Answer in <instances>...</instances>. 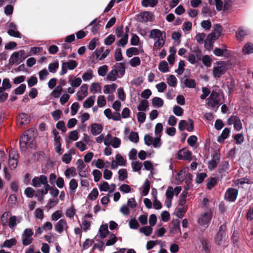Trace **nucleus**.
Wrapping results in <instances>:
<instances>
[{
    "instance_id": "f257e3e1",
    "label": "nucleus",
    "mask_w": 253,
    "mask_h": 253,
    "mask_svg": "<svg viewBox=\"0 0 253 253\" xmlns=\"http://www.w3.org/2000/svg\"><path fill=\"white\" fill-rule=\"evenodd\" d=\"M222 31V27L218 24H216L213 26V29L211 33L208 35L205 42V47L209 46L212 47L214 42L220 36Z\"/></svg>"
},
{
    "instance_id": "f03ea898",
    "label": "nucleus",
    "mask_w": 253,
    "mask_h": 253,
    "mask_svg": "<svg viewBox=\"0 0 253 253\" xmlns=\"http://www.w3.org/2000/svg\"><path fill=\"white\" fill-rule=\"evenodd\" d=\"M206 103L209 107L216 111L221 104L219 93L215 91H212L206 99Z\"/></svg>"
},
{
    "instance_id": "7ed1b4c3",
    "label": "nucleus",
    "mask_w": 253,
    "mask_h": 253,
    "mask_svg": "<svg viewBox=\"0 0 253 253\" xmlns=\"http://www.w3.org/2000/svg\"><path fill=\"white\" fill-rule=\"evenodd\" d=\"M34 131L29 129L25 132L20 139V147L21 148H24L30 146L32 144L34 139Z\"/></svg>"
},
{
    "instance_id": "20e7f679",
    "label": "nucleus",
    "mask_w": 253,
    "mask_h": 253,
    "mask_svg": "<svg viewBox=\"0 0 253 253\" xmlns=\"http://www.w3.org/2000/svg\"><path fill=\"white\" fill-rule=\"evenodd\" d=\"M227 70L226 63L223 61H217L214 63L212 75L214 78H219L224 75Z\"/></svg>"
},
{
    "instance_id": "39448f33",
    "label": "nucleus",
    "mask_w": 253,
    "mask_h": 253,
    "mask_svg": "<svg viewBox=\"0 0 253 253\" xmlns=\"http://www.w3.org/2000/svg\"><path fill=\"white\" fill-rule=\"evenodd\" d=\"M149 37L152 39H157L155 42L154 47H161L163 46L165 39L163 36V33L158 29H153L150 31Z\"/></svg>"
},
{
    "instance_id": "423d86ee",
    "label": "nucleus",
    "mask_w": 253,
    "mask_h": 253,
    "mask_svg": "<svg viewBox=\"0 0 253 253\" xmlns=\"http://www.w3.org/2000/svg\"><path fill=\"white\" fill-rule=\"evenodd\" d=\"M103 49L104 48L97 49L94 51V53L90 56V60L92 62L94 63L97 59H99V60H103L107 57L109 50L108 49H106L104 51Z\"/></svg>"
},
{
    "instance_id": "0eeeda50",
    "label": "nucleus",
    "mask_w": 253,
    "mask_h": 253,
    "mask_svg": "<svg viewBox=\"0 0 253 253\" xmlns=\"http://www.w3.org/2000/svg\"><path fill=\"white\" fill-rule=\"evenodd\" d=\"M34 232L32 229H25L22 235V244L24 246H26L30 245L33 242L32 236L33 235Z\"/></svg>"
},
{
    "instance_id": "6e6552de",
    "label": "nucleus",
    "mask_w": 253,
    "mask_h": 253,
    "mask_svg": "<svg viewBox=\"0 0 253 253\" xmlns=\"http://www.w3.org/2000/svg\"><path fill=\"white\" fill-rule=\"evenodd\" d=\"M238 190L235 188H229L227 189L224 195V199L227 202H234L237 199Z\"/></svg>"
},
{
    "instance_id": "1a4fd4ad",
    "label": "nucleus",
    "mask_w": 253,
    "mask_h": 253,
    "mask_svg": "<svg viewBox=\"0 0 253 253\" xmlns=\"http://www.w3.org/2000/svg\"><path fill=\"white\" fill-rule=\"evenodd\" d=\"M212 218V213L211 211L201 214L198 220V223L202 226L207 227Z\"/></svg>"
},
{
    "instance_id": "9d476101",
    "label": "nucleus",
    "mask_w": 253,
    "mask_h": 253,
    "mask_svg": "<svg viewBox=\"0 0 253 253\" xmlns=\"http://www.w3.org/2000/svg\"><path fill=\"white\" fill-rule=\"evenodd\" d=\"M77 66V63L75 60H70L67 62H64L62 64L61 70L60 74L61 76L64 75L67 72V69L73 70Z\"/></svg>"
},
{
    "instance_id": "9b49d317",
    "label": "nucleus",
    "mask_w": 253,
    "mask_h": 253,
    "mask_svg": "<svg viewBox=\"0 0 253 253\" xmlns=\"http://www.w3.org/2000/svg\"><path fill=\"white\" fill-rule=\"evenodd\" d=\"M194 128V123L191 119H189L187 122L185 120H181L178 124V129L182 131L186 129L187 131L191 132Z\"/></svg>"
},
{
    "instance_id": "f8f14e48",
    "label": "nucleus",
    "mask_w": 253,
    "mask_h": 253,
    "mask_svg": "<svg viewBox=\"0 0 253 253\" xmlns=\"http://www.w3.org/2000/svg\"><path fill=\"white\" fill-rule=\"evenodd\" d=\"M226 228L225 224H222L219 227L218 231L215 236L214 239L215 242L217 244L220 245L223 241L225 236Z\"/></svg>"
},
{
    "instance_id": "ddd939ff",
    "label": "nucleus",
    "mask_w": 253,
    "mask_h": 253,
    "mask_svg": "<svg viewBox=\"0 0 253 253\" xmlns=\"http://www.w3.org/2000/svg\"><path fill=\"white\" fill-rule=\"evenodd\" d=\"M48 183L47 178L44 175L35 176L32 179V185L35 187H40L42 184L44 185Z\"/></svg>"
},
{
    "instance_id": "4468645a",
    "label": "nucleus",
    "mask_w": 253,
    "mask_h": 253,
    "mask_svg": "<svg viewBox=\"0 0 253 253\" xmlns=\"http://www.w3.org/2000/svg\"><path fill=\"white\" fill-rule=\"evenodd\" d=\"M220 155L219 153L215 152L212 157V159L208 163V168L210 170H212L216 168L219 162Z\"/></svg>"
},
{
    "instance_id": "2eb2a0df",
    "label": "nucleus",
    "mask_w": 253,
    "mask_h": 253,
    "mask_svg": "<svg viewBox=\"0 0 253 253\" xmlns=\"http://www.w3.org/2000/svg\"><path fill=\"white\" fill-rule=\"evenodd\" d=\"M177 158L179 160H191L192 153L186 149H182L178 151Z\"/></svg>"
},
{
    "instance_id": "dca6fc26",
    "label": "nucleus",
    "mask_w": 253,
    "mask_h": 253,
    "mask_svg": "<svg viewBox=\"0 0 253 253\" xmlns=\"http://www.w3.org/2000/svg\"><path fill=\"white\" fill-rule=\"evenodd\" d=\"M68 228L67 223L65 219H60L55 225V230L61 234L64 230L67 231Z\"/></svg>"
},
{
    "instance_id": "f3484780",
    "label": "nucleus",
    "mask_w": 253,
    "mask_h": 253,
    "mask_svg": "<svg viewBox=\"0 0 253 253\" xmlns=\"http://www.w3.org/2000/svg\"><path fill=\"white\" fill-rule=\"evenodd\" d=\"M88 86L86 84H83L80 88L79 90L77 93V99L79 101H82L88 94Z\"/></svg>"
},
{
    "instance_id": "a211bd4d",
    "label": "nucleus",
    "mask_w": 253,
    "mask_h": 253,
    "mask_svg": "<svg viewBox=\"0 0 253 253\" xmlns=\"http://www.w3.org/2000/svg\"><path fill=\"white\" fill-rule=\"evenodd\" d=\"M151 13L148 11H144L136 15L135 19L136 21L140 22H147L149 20V18L151 16Z\"/></svg>"
},
{
    "instance_id": "6ab92c4d",
    "label": "nucleus",
    "mask_w": 253,
    "mask_h": 253,
    "mask_svg": "<svg viewBox=\"0 0 253 253\" xmlns=\"http://www.w3.org/2000/svg\"><path fill=\"white\" fill-rule=\"evenodd\" d=\"M113 68L116 71L118 75V78H122L125 73V65L123 63H117L113 67Z\"/></svg>"
},
{
    "instance_id": "aec40b11",
    "label": "nucleus",
    "mask_w": 253,
    "mask_h": 253,
    "mask_svg": "<svg viewBox=\"0 0 253 253\" xmlns=\"http://www.w3.org/2000/svg\"><path fill=\"white\" fill-rule=\"evenodd\" d=\"M200 242L202 247V250L206 253H210L211 244L210 241L205 238H201L200 239Z\"/></svg>"
},
{
    "instance_id": "412c9836",
    "label": "nucleus",
    "mask_w": 253,
    "mask_h": 253,
    "mask_svg": "<svg viewBox=\"0 0 253 253\" xmlns=\"http://www.w3.org/2000/svg\"><path fill=\"white\" fill-rule=\"evenodd\" d=\"M173 227L170 230V232L171 234L179 233L180 235L181 234V232L180 228V222L179 220L176 219L173 221Z\"/></svg>"
},
{
    "instance_id": "4be33fe9",
    "label": "nucleus",
    "mask_w": 253,
    "mask_h": 253,
    "mask_svg": "<svg viewBox=\"0 0 253 253\" xmlns=\"http://www.w3.org/2000/svg\"><path fill=\"white\" fill-rule=\"evenodd\" d=\"M103 127L100 124H93L91 126V132L93 135L100 133Z\"/></svg>"
},
{
    "instance_id": "5701e85b",
    "label": "nucleus",
    "mask_w": 253,
    "mask_h": 253,
    "mask_svg": "<svg viewBox=\"0 0 253 253\" xmlns=\"http://www.w3.org/2000/svg\"><path fill=\"white\" fill-rule=\"evenodd\" d=\"M22 52H24V51L21 50L19 52L13 53L9 59V63L13 65L18 62L21 57V55H19V53H22Z\"/></svg>"
},
{
    "instance_id": "b1692460",
    "label": "nucleus",
    "mask_w": 253,
    "mask_h": 253,
    "mask_svg": "<svg viewBox=\"0 0 253 253\" xmlns=\"http://www.w3.org/2000/svg\"><path fill=\"white\" fill-rule=\"evenodd\" d=\"M95 96L91 95L86 99L83 104V107L84 108H89L92 107L95 101Z\"/></svg>"
},
{
    "instance_id": "393cba45",
    "label": "nucleus",
    "mask_w": 253,
    "mask_h": 253,
    "mask_svg": "<svg viewBox=\"0 0 253 253\" xmlns=\"http://www.w3.org/2000/svg\"><path fill=\"white\" fill-rule=\"evenodd\" d=\"M117 86L115 84L105 85L104 86L103 92L105 94H111L115 91Z\"/></svg>"
},
{
    "instance_id": "a878e982",
    "label": "nucleus",
    "mask_w": 253,
    "mask_h": 253,
    "mask_svg": "<svg viewBox=\"0 0 253 253\" xmlns=\"http://www.w3.org/2000/svg\"><path fill=\"white\" fill-rule=\"evenodd\" d=\"M249 34L247 30H245L241 28H239L236 32V38L239 41H242L245 36Z\"/></svg>"
},
{
    "instance_id": "bb28decb",
    "label": "nucleus",
    "mask_w": 253,
    "mask_h": 253,
    "mask_svg": "<svg viewBox=\"0 0 253 253\" xmlns=\"http://www.w3.org/2000/svg\"><path fill=\"white\" fill-rule=\"evenodd\" d=\"M90 92L95 94L96 93H101V86L99 83H92L90 87Z\"/></svg>"
},
{
    "instance_id": "cd10ccee",
    "label": "nucleus",
    "mask_w": 253,
    "mask_h": 253,
    "mask_svg": "<svg viewBox=\"0 0 253 253\" xmlns=\"http://www.w3.org/2000/svg\"><path fill=\"white\" fill-rule=\"evenodd\" d=\"M64 174L68 179H70L71 176L75 177L77 175L76 169L74 167L67 168L64 172Z\"/></svg>"
},
{
    "instance_id": "c85d7f7f",
    "label": "nucleus",
    "mask_w": 253,
    "mask_h": 253,
    "mask_svg": "<svg viewBox=\"0 0 253 253\" xmlns=\"http://www.w3.org/2000/svg\"><path fill=\"white\" fill-rule=\"evenodd\" d=\"M230 132V130L228 128H225L221 134L217 138V141L219 143H222L223 142L226 138H227L228 136L229 135Z\"/></svg>"
},
{
    "instance_id": "c756f323",
    "label": "nucleus",
    "mask_w": 253,
    "mask_h": 253,
    "mask_svg": "<svg viewBox=\"0 0 253 253\" xmlns=\"http://www.w3.org/2000/svg\"><path fill=\"white\" fill-rule=\"evenodd\" d=\"M99 232L101 238H105L109 233L108 225L106 224L102 225L99 228Z\"/></svg>"
},
{
    "instance_id": "7c9ffc66",
    "label": "nucleus",
    "mask_w": 253,
    "mask_h": 253,
    "mask_svg": "<svg viewBox=\"0 0 253 253\" xmlns=\"http://www.w3.org/2000/svg\"><path fill=\"white\" fill-rule=\"evenodd\" d=\"M213 53L217 56H226L228 54L227 48H214Z\"/></svg>"
},
{
    "instance_id": "2f4dec72",
    "label": "nucleus",
    "mask_w": 253,
    "mask_h": 253,
    "mask_svg": "<svg viewBox=\"0 0 253 253\" xmlns=\"http://www.w3.org/2000/svg\"><path fill=\"white\" fill-rule=\"evenodd\" d=\"M152 231L153 229L150 226H143L139 229V232L146 236H150L152 233Z\"/></svg>"
},
{
    "instance_id": "473e14b6",
    "label": "nucleus",
    "mask_w": 253,
    "mask_h": 253,
    "mask_svg": "<svg viewBox=\"0 0 253 253\" xmlns=\"http://www.w3.org/2000/svg\"><path fill=\"white\" fill-rule=\"evenodd\" d=\"M152 105L155 107H161L163 106L164 101L163 99L158 97H155L152 99Z\"/></svg>"
},
{
    "instance_id": "72a5a7b5",
    "label": "nucleus",
    "mask_w": 253,
    "mask_h": 253,
    "mask_svg": "<svg viewBox=\"0 0 253 253\" xmlns=\"http://www.w3.org/2000/svg\"><path fill=\"white\" fill-rule=\"evenodd\" d=\"M229 169V163L226 161L223 162L219 167L218 172L221 174L226 172Z\"/></svg>"
},
{
    "instance_id": "f704fd0d",
    "label": "nucleus",
    "mask_w": 253,
    "mask_h": 253,
    "mask_svg": "<svg viewBox=\"0 0 253 253\" xmlns=\"http://www.w3.org/2000/svg\"><path fill=\"white\" fill-rule=\"evenodd\" d=\"M117 77H118L117 73L113 68V69L107 75L106 79L108 81H115L116 80Z\"/></svg>"
},
{
    "instance_id": "c9c22d12",
    "label": "nucleus",
    "mask_w": 253,
    "mask_h": 253,
    "mask_svg": "<svg viewBox=\"0 0 253 253\" xmlns=\"http://www.w3.org/2000/svg\"><path fill=\"white\" fill-rule=\"evenodd\" d=\"M149 106L148 101L145 99L142 100L137 107L139 111H146Z\"/></svg>"
},
{
    "instance_id": "e433bc0d",
    "label": "nucleus",
    "mask_w": 253,
    "mask_h": 253,
    "mask_svg": "<svg viewBox=\"0 0 253 253\" xmlns=\"http://www.w3.org/2000/svg\"><path fill=\"white\" fill-rule=\"evenodd\" d=\"M20 222V221L18 220L15 216H11L10 217L8 221L9 227L12 229Z\"/></svg>"
},
{
    "instance_id": "4c0bfd02",
    "label": "nucleus",
    "mask_w": 253,
    "mask_h": 253,
    "mask_svg": "<svg viewBox=\"0 0 253 253\" xmlns=\"http://www.w3.org/2000/svg\"><path fill=\"white\" fill-rule=\"evenodd\" d=\"M150 190V182L148 179L145 180L142 186V194L143 196H146Z\"/></svg>"
},
{
    "instance_id": "58836bf2",
    "label": "nucleus",
    "mask_w": 253,
    "mask_h": 253,
    "mask_svg": "<svg viewBox=\"0 0 253 253\" xmlns=\"http://www.w3.org/2000/svg\"><path fill=\"white\" fill-rule=\"evenodd\" d=\"M128 40V34L125 33L122 36V38L118 41L117 42V44L119 46H124L127 42Z\"/></svg>"
},
{
    "instance_id": "ea45409f",
    "label": "nucleus",
    "mask_w": 253,
    "mask_h": 253,
    "mask_svg": "<svg viewBox=\"0 0 253 253\" xmlns=\"http://www.w3.org/2000/svg\"><path fill=\"white\" fill-rule=\"evenodd\" d=\"M131 165L134 171H138L139 174H140V170L142 167V163H140L138 161H132Z\"/></svg>"
},
{
    "instance_id": "a19ab883",
    "label": "nucleus",
    "mask_w": 253,
    "mask_h": 253,
    "mask_svg": "<svg viewBox=\"0 0 253 253\" xmlns=\"http://www.w3.org/2000/svg\"><path fill=\"white\" fill-rule=\"evenodd\" d=\"M167 83L172 87H175L177 84V80L174 75H169L167 78Z\"/></svg>"
},
{
    "instance_id": "79ce46f5",
    "label": "nucleus",
    "mask_w": 253,
    "mask_h": 253,
    "mask_svg": "<svg viewBox=\"0 0 253 253\" xmlns=\"http://www.w3.org/2000/svg\"><path fill=\"white\" fill-rule=\"evenodd\" d=\"M93 77V71L92 70H87L82 76L83 80L84 81H87L90 80Z\"/></svg>"
},
{
    "instance_id": "37998d69",
    "label": "nucleus",
    "mask_w": 253,
    "mask_h": 253,
    "mask_svg": "<svg viewBox=\"0 0 253 253\" xmlns=\"http://www.w3.org/2000/svg\"><path fill=\"white\" fill-rule=\"evenodd\" d=\"M78 184L75 179H72L69 182L70 193H74L77 188Z\"/></svg>"
},
{
    "instance_id": "c03bdc74",
    "label": "nucleus",
    "mask_w": 253,
    "mask_h": 253,
    "mask_svg": "<svg viewBox=\"0 0 253 253\" xmlns=\"http://www.w3.org/2000/svg\"><path fill=\"white\" fill-rule=\"evenodd\" d=\"M108 71V67L107 65H104L100 67L98 69V74L101 77H104L106 75Z\"/></svg>"
},
{
    "instance_id": "a18cd8bd",
    "label": "nucleus",
    "mask_w": 253,
    "mask_h": 253,
    "mask_svg": "<svg viewBox=\"0 0 253 253\" xmlns=\"http://www.w3.org/2000/svg\"><path fill=\"white\" fill-rule=\"evenodd\" d=\"M202 62L207 67H210L211 66L212 60L208 55H205L202 58Z\"/></svg>"
},
{
    "instance_id": "49530a36",
    "label": "nucleus",
    "mask_w": 253,
    "mask_h": 253,
    "mask_svg": "<svg viewBox=\"0 0 253 253\" xmlns=\"http://www.w3.org/2000/svg\"><path fill=\"white\" fill-rule=\"evenodd\" d=\"M158 68L163 73H166L169 71L168 64L166 61L161 62L159 65Z\"/></svg>"
},
{
    "instance_id": "de8ad7c7",
    "label": "nucleus",
    "mask_w": 253,
    "mask_h": 253,
    "mask_svg": "<svg viewBox=\"0 0 253 253\" xmlns=\"http://www.w3.org/2000/svg\"><path fill=\"white\" fill-rule=\"evenodd\" d=\"M62 91V87L61 85H57L55 89L52 91L51 95L55 98H58L60 96L61 93Z\"/></svg>"
},
{
    "instance_id": "09e8293b",
    "label": "nucleus",
    "mask_w": 253,
    "mask_h": 253,
    "mask_svg": "<svg viewBox=\"0 0 253 253\" xmlns=\"http://www.w3.org/2000/svg\"><path fill=\"white\" fill-rule=\"evenodd\" d=\"M19 119L21 120L20 124L22 125L28 124L30 121L28 114L24 113L19 114Z\"/></svg>"
},
{
    "instance_id": "8fccbe9b",
    "label": "nucleus",
    "mask_w": 253,
    "mask_h": 253,
    "mask_svg": "<svg viewBox=\"0 0 253 253\" xmlns=\"http://www.w3.org/2000/svg\"><path fill=\"white\" fill-rule=\"evenodd\" d=\"M115 159H116L115 161L118 163L119 166H125L126 161L121 154H117L115 157Z\"/></svg>"
},
{
    "instance_id": "3c124183",
    "label": "nucleus",
    "mask_w": 253,
    "mask_h": 253,
    "mask_svg": "<svg viewBox=\"0 0 253 253\" xmlns=\"http://www.w3.org/2000/svg\"><path fill=\"white\" fill-rule=\"evenodd\" d=\"M119 179L120 181H124L127 177V173L126 169H120L118 171Z\"/></svg>"
},
{
    "instance_id": "603ef678",
    "label": "nucleus",
    "mask_w": 253,
    "mask_h": 253,
    "mask_svg": "<svg viewBox=\"0 0 253 253\" xmlns=\"http://www.w3.org/2000/svg\"><path fill=\"white\" fill-rule=\"evenodd\" d=\"M115 36L113 35H110L106 37L104 41V43L106 45H111L115 41Z\"/></svg>"
},
{
    "instance_id": "864d4df0",
    "label": "nucleus",
    "mask_w": 253,
    "mask_h": 253,
    "mask_svg": "<svg viewBox=\"0 0 253 253\" xmlns=\"http://www.w3.org/2000/svg\"><path fill=\"white\" fill-rule=\"evenodd\" d=\"M184 84L185 86L189 88H194L196 86V83L194 80L186 79L184 81Z\"/></svg>"
},
{
    "instance_id": "5fc2aeb1",
    "label": "nucleus",
    "mask_w": 253,
    "mask_h": 253,
    "mask_svg": "<svg viewBox=\"0 0 253 253\" xmlns=\"http://www.w3.org/2000/svg\"><path fill=\"white\" fill-rule=\"evenodd\" d=\"M129 139L130 141L134 143H137L139 141V136L138 133L136 132H130L129 136Z\"/></svg>"
},
{
    "instance_id": "6e6d98bb",
    "label": "nucleus",
    "mask_w": 253,
    "mask_h": 253,
    "mask_svg": "<svg viewBox=\"0 0 253 253\" xmlns=\"http://www.w3.org/2000/svg\"><path fill=\"white\" fill-rule=\"evenodd\" d=\"M16 243V240L14 238H12L9 240H6L4 243L2 247L11 248L12 246L15 245Z\"/></svg>"
},
{
    "instance_id": "4d7b16f0",
    "label": "nucleus",
    "mask_w": 253,
    "mask_h": 253,
    "mask_svg": "<svg viewBox=\"0 0 253 253\" xmlns=\"http://www.w3.org/2000/svg\"><path fill=\"white\" fill-rule=\"evenodd\" d=\"M184 62L183 60H180L178 63V68L175 71V73H176L178 75H181L184 72Z\"/></svg>"
},
{
    "instance_id": "13d9d810",
    "label": "nucleus",
    "mask_w": 253,
    "mask_h": 253,
    "mask_svg": "<svg viewBox=\"0 0 253 253\" xmlns=\"http://www.w3.org/2000/svg\"><path fill=\"white\" fill-rule=\"evenodd\" d=\"M161 135L157 136L154 139H153L152 145L154 148H159L161 146Z\"/></svg>"
},
{
    "instance_id": "bf43d9fd",
    "label": "nucleus",
    "mask_w": 253,
    "mask_h": 253,
    "mask_svg": "<svg viewBox=\"0 0 253 253\" xmlns=\"http://www.w3.org/2000/svg\"><path fill=\"white\" fill-rule=\"evenodd\" d=\"M26 87V86L25 84H21L18 87L15 89V94L16 95L22 94L24 92Z\"/></svg>"
},
{
    "instance_id": "052dcab7",
    "label": "nucleus",
    "mask_w": 253,
    "mask_h": 253,
    "mask_svg": "<svg viewBox=\"0 0 253 253\" xmlns=\"http://www.w3.org/2000/svg\"><path fill=\"white\" fill-rule=\"evenodd\" d=\"M129 226L131 229H136L139 226V224L136 219L132 218L129 221Z\"/></svg>"
},
{
    "instance_id": "680f3d73",
    "label": "nucleus",
    "mask_w": 253,
    "mask_h": 253,
    "mask_svg": "<svg viewBox=\"0 0 253 253\" xmlns=\"http://www.w3.org/2000/svg\"><path fill=\"white\" fill-rule=\"evenodd\" d=\"M207 176V174L204 172L197 174L196 178V183L198 184L202 183Z\"/></svg>"
},
{
    "instance_id": "e2e57ef3",
    "label": "nucleus",
    "mask_w": 253,
    "mask_h": 253,
    "mask_svg": "<svg viewBox=\"0 0 253 253\" xmlns=\"http://www.w3.org/2000/svg\"><path fill=\"white\" fill-rule=\"evenodd\" d=\"M59 67V64L57 62L50 63L48 65L49 71L51 73H55Z\"/></svg>"
},
{
    "instance_id": "0e129e2a",
    "label": "nucleus",
    "mask_w": 253,
    "mask_h": 253,
    "mask_svg": "<svg viewBox=\"0 0 253 253\" xmlns=\"http://www.w3.org/2000/svg\"><path fill=\"white\" fill-rule=\"evenodd\" d=\"M173 112L177 116H181L183 114V110L180 106L175 105L173 108Z\"/></svg>"
},
{
    "instance_id": "69168bd1",
    "label": "nucleus",
    "mask_w": 253,
    "mask_h": 253,
    "mask_svg": "<svg viewBox=\"0 0 253 253\" xmlns=\"http://www.w3.org/2000/svg\"><path fill=\"white\" fill-rule=\"evenodd\" d=\"M202 94L200 96V98L202 100H204L206 98V97L209 95H210L211 91L210 90L206 87H203L202 88Z\"/></svg>"
},
{
    "instance_id": "338daca9",
    "label": "nucleus",
    "mask_w": 253,
    "mask_h": 253,
    "mask_svg": "<svg viewBox=\"0 0 253 253\" xmlns=\"http://www.w3.org/2000/svg\"><path fill=\"white\" fill-rule=\"evenodd\" d=\"M92 174L94 177V180L96 182L99 181L102 177V173L97 169L93 170Z\"/></svg>"
},
{
    "instance_id": "774afa93",
    "label": "nucleus",
    "mask_w": 253,
    "mask_h": 253,
    "mask_svg": "<svg viewBox=\"0 0 253 253\" xmlns=\"http://www.w3.org/2000/svg\"><path fill=\"white\" fill-rule=\"evenodd\" d=\"M206 37V34L205 33H202L197 34L195 38L198 43H202L203 42Z\"/></svg>"
}]
</instances>
